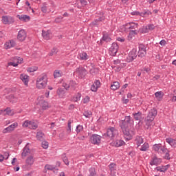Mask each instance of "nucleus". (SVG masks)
<instances>
[{"instance_id":"obj_1","label":"nucleus","mask_w":176,"mask_h":176,"mask_svg":"<svg viewBox=\"0 0 176 176\" xmlns=\"http://www.w3.org/2000/svg\"><path fill=\"white\" fill-rule=\"evenodd\" d=\"M130 116L125 118L124 120L122 121V123L120 124V128L124 134V138L126 141H130L133 138V131L131 130V125L130 124Z\"/></svg>"},{"instance_id":"obj_2","label":"nucleus","mask_w":176,"mask_h":176,"mask_svg":"<svg viewBox=\"0 0 176 176\" xmlns=\"http://www.w3.org/2000/svg\"><path fill=\"white\" fill-rule=\"evenodd\" d=\"M157 115V110L155 108L152 109L145 119V129L151 130L152 129V122L155 120V118Z\"/></svg>"},{"instance_id":"obj_3","label":"nucleus","mask_w":176,"mask_h":176,"mask_svg":"<svg viewBox=\"0 0 176 176\" xmlns=\"http://www.w3.org/2000/svg\"><path fill=\"white\" fill-rule=\"evenodd\" d=\"M76 74L79 78L83 79L86 75H87V70L85 69V67H79L76 68V71L74 72V74Z\"/></svg>"},{"instance_id":"obj_4","label":"nucleus","mask_w":176,"mask_h":176,"mask_svg":"<svg viewBox=\"0 0 176 176\" xmlns=\"http://www.w3.org/2000/svg\"><path fill=\"white\" fill-rule=\"evenodd\" d=\"M138 54H137V50L133 49L128 54V56L126 57V61L127 63H131L132 61H134L135 58H137V56Z\"/></svg>"},{"instance_id":"obj_5","label":"nucleus","mask_w":176,"mask_h":176,"mask_svg":"<svg viewBox=\"0 0 176 176\" xmlns=\"http://www.w3.org/2000/svg\"><path fill=\"white\" fill-rule=\"evenodd\" d=\"M118 134V130L115 128L112 127L111 129H107V133L104 134V137H108L109 138H113L116 135Z\"/></svg>"},{"instance_id":"obj_6","label":"nucleus","mask_w":176,"mask_h":176,"mask_svg":"<svg viewBox=\"0 0 176 176\" xmlns=\"http://www.w3.org/2000/svg\"><path fill=\"white\" fill-rule=\"evenodd\" d=\"M118 49H119V45H118L116 43H113L109 50V54H110V56H116V54L118 53Z\"/></svg>"},{"instance_id":"obj_7","label":"nucleus","mask_w":176,"mask_h":176,"mask_svg":"<svg viewBox=\"0 0 176 176\" xmlns=\"http://www.w3.org/2000/svg\"><path fill=\"white\" fill-rule=\"evenodd\" d=\"M146 55V47L144 44L139 45L138 57H145Z\"/></svg>"},{"instance_id":"obj_8","label":"nucleus","mask_w":176,"mask_h":176,"mask_svg":"<svg viewBox=\"0 0 176 176\" xmlns=\"http://www.w3.org/2000/svg\"><path fill=\"white\" fill-rule=\"evenodd\" d=\"M25 38H27V34L25 33V30H21L17 36V39L20 41V42H23L25 41Z\"/></svg>"},{"instance_id":"obj_9","label":"nucleus","mask_w":176,"mask_h":176,"mask_svg":"<svg viewBox=\"0 0 176 176\" xmlns=\"http://www.w3.org/2000/svg\"><path fill=\"white\" fill-rule=\"evenodd\" d=\"M132 16H141L142 17H144V16H149V14H152V12L151 11L147 10L144 12H140L138 11H133L131 13Z\"/></svg>"},{"instance_id":"obj_10","label":"nucleus","mask_w":176,"mask_h":176,"mask_svg":"<svg viewBox=\"0 0 176 176\" xmlns=\"http://www.w3.org/2000/svg\"><path fill=\"white\" fill-rule=\"evenodd\" d=\"M2 22L3 24H12V23H14V19L12 16H3Z\"/></svg>"},{"instance_id":"obj_11","label":"nucleus","mask_w":176,"mask_h":176,"mask_svg":"<svg viewBox=\"0 0 176 176\" xmlns=\"http://www.w3.org/2000/svg\"><path fill=\"white\" fill-rule=\"evenodd\" d=\"M91 144H94V145L100 144V142H101V136L98 135H93L91 137Z\"/></svg>"},{"instance_id":"obj_12","label":"nucleus","mask_w":176,"mask_h":176,"mask_svg":"<svg viewBox=\"0 0 176 176\" xmlns=\"http://www.w3.org/2000/svg\"><path fill=\"white\" fill-rule=\"evenodd\" d=\"M19 126V124L17 122H14V124H12L7 128L4 129L3 131V133H10V131H13L16 127Z\"/></svg>"},{"instance_id":"obj_13","label":"nucleus","mask_w":176,"mask_h":176,"mask_svg":"<svg viewBox=\"0 0 176 176\" xmlns=\"http://www.w3.org/2000/svg\"><path fill=\"white\" fill-rule=\"evenodd\" d=\"M162 162V159L160 158H157V157L156 155H155L152 160L150 162V165L151 166H157V164H160Z\"/></svg>"},{"instance_id":"obj_14","label":"nucleus","mask_w":176,"mask_h":176,"mask_svg":"<svg viewBox=\"0 0 176 176\" xmlns=\"http://www.w3.org/2000/svg\"><path fill=\"white\" fill-rule=\"evenodd\" d=\"M16 17L20 19L21 21H24V23H27V21H30L31 20V17L25 14L16 15Z\"/></svg>"},{"instance_id":"obj_15","label":"nucleus","mask_w":176,"mask_h":176,"mask_svg":"<svg viewBox=\"0 0 176 176\" xmlns=\"http://www.w3.org/2000/svg\"><path fill=\"white\" fill-rule=\"evenodd\" d=\"M133 118L135 120H139V124H141V119H142V113L141 111H138V113H133Z\"/></svg>"},{"instance_id":"obj_16","label":"nucleus","mask_w":176,"mask_h":176,"mask_svg":"<svg viewBox=\"0 0 176 176\" xmlns=\"http://www.w3.org/2000/svg\"><path fill=\"white\" fill-rule=\"evenodd\" d=\"M30 153H31V150H30V147H28V145H26L24 148H23V151L21 153V156L22 157H25L26 156H28V155H30Z\"/></svg>"},{"instance_id":"obj_17","label":"nucleus","mask_w":176,"mask_h":176,"mask_svg":"<svg viewBox=\"0 0 176 176\" xmlns=\"http://www.w3.org/2000/svg\"><path fill=\"white\" fill-rule=\"evenodd\" d=\"M38 105H40L43 109H47V108H49V103L43 100H40L38 101Z\"/></svg>"},{"instance_id":"obj_18","label":"nucleus","mask_w":176,"mask_h":176,"mask_svg":"<svg viewBox=\"0 0 176 176\" xmlns=\"http://www.w3.org/2000/svg\"><path fill=\"white\" fill-rule=\"evenodd\" d=\"M103 20H105V16L102 15L100 16L98 19H96L94 21L91 23L92 25H98L101 21H103Z\"/></svg>"},{"instance_id":"obj_19","label":"nucleus","mask_w":176,"mask_h":176,"mask_svg":"<svg viewBox=\"0 0 176 176\" xmlns=\"http://www.w3.org/2000/svg\"><path fill=\"white\" fill-rule=\"evenodd\" d=\"M20 79H21V80L23 82L24 85H25V86H27V85H28V76H27V74H22L20 75Z\"/></svg>"},{"instance_id":"obj_20","label":"nucleus","mask_w":176,"mask_h":176,"mask_svg":"<svg viewBox=\"0 0 176 176\" xmlns=\"http://www.w3.org/2000/svg\"><path fill=\"white\" fill-rule=\"evenodd\" d=\"M36 87L38 89H45V87H46V82L37 80L36 81Z\"/></svg>"},{"instance_id":"obj_21","label":"nucleus","mask_w":176,"mask_h":176,"mask_svg":"<svg viewBox=\"0 0 176 176\" xmlns=\"http://www.w3.org/2000/svg\"><path fill=\"white\" fill-rule=\"evenodd\" d=\"M25 162L28 166H32V164H34V162H35V160L34 159V156L30 155L28 157Z\"/></svg>"},{"instance_id":"obj_22","label":"nucleus","mask_w":176,"mask_h":176,"mask_svg":"<svg viewBox=\"0 0 176 176\" xmlns=\"http://www.w3.org/2000/svg\"><path fill=\"white\" fill-rule=\"evenodd\" d=\"M166 142L170 144V146H173V148L176 147V140L173 138H166Z\"/></svg>"},{"instance_id":"obj_23","label":"nucleus","mask_w":176,"mask_h":176,"mask_svg":"<svg viewBox=\"0 0 176 176\" xmlns=\"http://www.w3.org/2000/svg\"><path fill=\"white\" fill-rule=\"evenodd\" d=\"M42 36L46 41H49L50 39V32H49V30H47V31L43 30L42 31Z\"/></svg>"},{"instance_id":"obj_24","label":"nucleus","mask_w":176,"mask_h":176,"mask_svg":"<svg viewBox=\"0 0 176 176\" xmlns=\"http://www.w3.org/2000/svg\"><path fill=\"white\" fill-rule=\"evenodd\" d=\"M36 138L38 141H43L45 140V133L42 131L37 132Z\"/></svg>"},{"instance_id":"obj_25","label":"nucleus","mask_w":176,"mask_h":176,"mask_svg":"<svg viewBox=\"0 0 176 176\" xmlns=\"http://www.w3.org/2000/svg\"><path fill=\"white\" fill-rule=\"evenodd\" d=\"M126 143L124 142V141L122 140H117L116 142H114L113 144L115 145V146H116L117 148H119V146H122L123 145H124Z\"/></svg>"},{"instance_id":"obj_26","label":"nucleus","mask_w":176,"mask_h":176,"mask_svg":"<svg viewBox=\"0 0 176 176\" xmlns=\"http://www.w3.org/2000/svg\"><path fill=\"white\" fill-rule=\"evenodd\" d=\"M56 93L59 97H63L64 94H65V89L58 88L56 91Z\"/></svg>"},{"instance_id":"obj_27","label":"nucleus","mask_w":176,"mask_h":176,"mask_svg":"<svg viewBox=\"0 0 176 176\" xmlns=\"http://www.w3.org/2000/svg\"><path fill=\"white\" fill-rule=\"evenodd\" d=\"M120 87V84H119V82H114L113 85L111 86V90H118Z\"/></svg>"},{"instance_id":"obj_28","label":"nucleus","mask_w":176,"mask_h":176,"mask_svg":"<svg viewBox=\"0 0 176 176\" xmlns=\"http://www.w3.org/2000/svg\"><path fill=\"white\" fill-rule=\"evenodd\" d=\"M155 96L156 98H157V100H159V101H160V100H162V98H163V96H164V94H163V92H162V91H157L155 93Z\"/></svg>"},{"instance_id":"obj_29","label":"nucleus","mask_w":176,"mask_h":176,"mask_svg":"<svg viewBox=\"0 0 176 176\" xmlns=\"http://www.w3.org/2000/svg\"><path fill=\"white\" fill-rule=\"evenodd\" d=\"M29 129L36 130V129H38V124H36L34 121H30V124H29Z\"/></svg>"},{"instance_id":"obj_30","label":"nucleus","mask_w":176,"mask_h":176,"mask_svg":"<svg viewBox=\"0 0 176 176\" xmlns=\"http://www.w3.org/2000/svg\"><path fill=\"white\" fill-rule=\"evenodd\" d=\"M129 30H137L138 29V23H135L134 22L129 23Z\"/></svg>"},{"instance_id":"obj_31","label":"nucleus","mask_w":176,"mask_h":176,"mask_svg":"<svg viewBox=\"0 0 176 176\" xmlns=\"http://www.w3.org/2000/svg\"><path fill=\"white\" fill-rule=\"evenodd\" d=\"M14 63H16V64H23V61H24V59L19 56H15L14 57Z\"/></svg>"},{"instance_id":"obj_32","label":"nucleus","mask_w":176,"mask_h":176,"mask_svg":"<svg viewBox=\"0 0 176 176\" xmlns=\"http://www.w3.org/2000/svg\"><path fill=\"white\" fill-rule=\"evenodd\" d=\"M89 171V174L88 176H98L97 172L96 171V168H90Z\"/></svg>"},{"instance_id":"obj_33","label":"nucleus","mask_w":176,"mask_h":176,"mask_svg":"<svg viewBox=\"0 0 176 176\" xmlns=\"http://www.w3.org/2000/svg\"><path fill=\"white\" fill-rule=\"evenodd\" d=\"M161 148H162L161 144H155L153 146V148L154 149V151H155V152H159Z\"/></svg>"},{"instance_id":"obj_34","label":"nucleus","mask_w":176,"mask_h":176,"mask_svg":"<svg viewBox=\"0 0 176 176\" xmlns=\"http://www.w3.org/2000/svg\"><path fill=\"white\" fill-rule=\"evenodd\" d=\"M8 98L10 101V102L14 103V102H17V98H14V95L11 94L8 96Z\"/></svg>"},{"instance_id":"obj_35","label":"nucleus","mask_w":176,"mask_h":176,"mask_svg":"<svg viewBox=\"0 0 176 176\" xmlns=\"http://www.w3.org/2000/svg\"><path fill=\"white\" fill-rule=\"evenodd\" d=\"M79 57L81 60H87L89 58L87 57V54L85 52L80 53L79 54Z\"/></svg>"},{"instance_id":"obj_36","label":"nucleus","mask_w":176,"mask_h":176,"mask_svg":"<svg viewBox=\"0 0 176 176\" xmlns=\"http://www.w3.org/2000/svg\"><path fill=\"white\" fill-rule=\"evenodd\" d=\"M58 52V50H57V48L54 47L50 52L49 56H54L57 54Z\"/></svg>"},{"instance_id":"obj_37","label":"nucleus","mask_w":176,"mask_h":176,"mask_svg":"<svg viewBox=\"0 0 176 176\" xmlns=\"http://www.w3.org/2000/svg\"><path fill=\"white\" fill-rule=\"evenodd\" d=\"M84 116H85V118H90V116H91V115H93V113L91 112V111H85L83 113Z\"/></svg>"},{"instance_id":"obj_38","label":"nucleus","mask_w":176,"mask_h":176,"mask_svg":"<svg viewBox=\"0 0 176 176\" xmlns=\"http://www.w3.org/2000/svg\"><path fill=\"white\" fill-rule=\"evenodd\" d=\"M63 161L64 162L65 164L68 166L69 164V160H68V157L65 155V154L63 155Z\"/></svg>"},{"instance_id":"obj_39","label":"nucleus","mask_w":176,"mask_h":176,"mask_svg":"<svg viewBox=\"0 0 176 176\" xmlns=\"http://www.w3.org/2000/svg\"><path fill=\"white\" fill-rule=\"evenodd\" d=\"M148 148H149V144L148 143H144L142 148H140V151L145 152V151H146V149H148Z\"/></svg>"},{"instance_id":"obj_40","label":"nucleus","mask_w":176,"mask_h":176,"mask_svg":"<svg viewBox=\"0 0 176 176\" xmlns=\"http://www.w3.org/2000/svg\"><path fill=\"white\" fill-rule=\"evenodd\" d=\"M35 71H38V67H32L28 68V72H35Z\"/></svg>"},{"instance_id":"obj_41","label":"nucleus","mask_w":176,"mask_h":176,"mask_svg":"<svg viewBox=\"0 0 176 176\" xmlns=\"http://www.w3.org/2000/svg\"><path fill=\"white\" fill-rule=\"evenodd\" d=\"M42 147L44 149H47V148H49V142H46V141H43L41 143Z\"/></svg>"},{"instance_id":"obj_42","label":"nucleus","mask_w":176,"mask_h":176,"mask_svg":"<svg viewBox=\"0 0 176 176\" xmlns=\"http://www.w3.org/2000/svg\"><path fill=\"white\" fill-rule=\"evenodd\" d=\"M111 37L108 36V35H104L102 41H104V42H111Z\"/></svg>"},{"instance_id":"obj_43","label":"nucleus","mask_w":176,"mask_h":176,"mask_svg":"<svg viewBox=\"0 0 176 176\" xmlns=\"http://www.w3.org/2000/svg\"><path fill=\"white\" fill-rule=\"evenodd\" d=\"M4 112L6 115H8L9 116H12V110L10 109V108L8 107L7 109H6L4 110Z\"/></svg>"},{"instance_id":"obj_44","label":"nucleus","mask_w":176,"mask_h":176,"mask_svg":"<svg viewBox=\"0 0 176 176\" xmlns=\"http://www.w3.org/2000/svg\"><path fill=\"white\" fill-rule=\"evenodd\" d=\"M45 170H50L51 171H53V170H54L56 168V167L52 166V165H49V164H46L45 166Z\"/></svg>"},{"instance_id":"obj_45","label":"nucleus","mask_w":176,"mask_h":176,"mask_svg":"<svg viewBox=\"0 0 176 176\" xmlns=\"http://www.w3.org/2000/svg\"><path fill=\"white\" fill-rule=\"evenodd\" d=\"M76 82L74 80H70L69 86V87H73L74 90H75V86L76 85Z\"/></svg>"},{"instance_id":"obj_46","label":"nucleus","mask_w":176,"mask_h":176,"mask_svg":"<svg viewBox=\"0 0 176 176\" xmlns=\"http://www.w3.org/2000/svg\"><path fill=\"white\" fill-rule=\"evenodd\" d=\"M80 97H82V94L80 93H78L74 98V101H79V100H80Z\"/></svg>"},{"instance_id":"obj_47","label":"nucleus","mask_w":176,"mask_h":176,"mask_svg":"<svg viewBox=\"0 0 176 176\" xmlns=\"http://www.w3.org/2000/svg\"><path fill=\"white\" fill-rule=\"evenodd\" d=\"M109 167L110 171L116 170V164L112 163L109 166Z\"/></svg>"},{"instance_id":"obj_48","label":"nucleus","mask_w":176,"mask_h":176,"mask_svg":"<svg viewBox=\"0 0 176 176\" xmlns=\"http://www.w3.org/2000/svg\"><path fill=\"white\" fill-rule=\"evenodd\" d=\"M141 144H144V139H142V138H139L138 140L137 141L138 146H140Z\"/></svg>"},{"instance_id":"obj_49","label":"nucleus","mask_w":176,"mask_h":176,"mask_svg":"<svg viewBox=\"0 0 176 176\" xmlns=\"http://www.w3.org/2000/svg\"><path fill=\"white\" fill-rule=\"evenodd\" d=\"M31 123V121H28V120H26L24 122V123L23 124V127H28L30 129V124Z\"/></svg>"},{"instance_id":"obj_50","label":"nucleus","mask_w":176,"mask_h":176,"mask_svg":"<svg viewBox=\"0 0 176 176\" xmlns=\"http://www.w3.org/2000/svg\"><path fill=\"white\" fill-rule=\"evenodd\" d=\"M41 12H43V13H46L47 12V7L46 6V4H43L41 7Z\"/></svg>"},{"instance_id":"obj_51","label":"nucleus","mask_w":176,"mask_h":176,"mask_svg":"<svg viewBox=\"0 0 176 176\" xmlns=\"http://www.w3.org/2000/svg\"><path fill=\"white\" fill-rule=\"evenodd\" d=\"M54 78H60V76H61V74H60V72L56 70L54 72Z\"/></svg>"},{"instance_id":"obj_52","label":"nucleus","mask_w":176,"mask_h":176,"mask_svg":"<svg viewBox=\"0 0 176 176\" xmlns=\"http://www.w3.org/2000/svg\"><path fill=\"white\" fill-rule=\"evenodd\" d=\"M142 34H146V32H149V30L148 29V26L143 28L141 30Z\"/></svg>"},{"instance_id":"obj_53","label":"nucleus","mask_w":176,"mask_h":176,"mask_svg":"<svg viewBox=\"0 0 176 176\" xmlns=\"http://www.w3.org/2000/svg\"><path fill=\"white\" fill-rule=\"evenodd\" d=\"M83 130V126L82 125H78L76 126V133H80Z\"/></svg>"},{"instance_id":"obj_54","label":"nucleus","mask_w":176,"mask_h":176,"mask_svg":"<svg viewBox=\"0 0 176 176\" xmlns=\"http://www.w3.org/2000/svg\"><path fill=\"white\" fill-rule=\"evenodd\" d=\"M10 47H13V44H10V43H6L5 44V49H10Z\"/></svg>"},{"instance_id":"obj_55","label":"nucleus","mask_w":176,"mask_h":176,"mask_svg":"<svg viewBox=\"0 0 176 176\" xmlns=\"http://www.w3.org/2000/svg\"><path fill=\"white\" fill-rule=\"evenodd\" d=\"M147 28L148 31H152L153 30H155V25L153 24L148 25Z\"/></svg>"},{"instance_id":"obj_56","label":"nucleus","mask_w":176,"mask_h":176,"mask_svg":"<svg viewBox=\"0 0 176 176\" xmlns=\"http://www.w3.org/2000/svg\"><path fill=\"white\" fill-rule=\"evenodd\" d=\"M98 89V88L94 84H93V85H91V91L96 92V91H97Z\"/></svg>"},{"instance_id":"obj_57","label":"nucleus","mask_w":176,"mask_h":176,"mask_svg":"<svg viewBox=\"0 0 176 176\" xmlns=\"http://www.w3.org/2000/svg\"><path fill=\"white\" fill-rule=\"evenodd\" d=\"M82 6H86L87 5V0H79Z\"/></svg>"},{"instance_id":"obj_58","label":"nucleus","mask_w":176,"mask_h":176,"mask_svg":"<svg viewBox=\"0 0 176 176\" xmlns=\"http://www.w3.org/2000/svg\"><path fill=\"white\" fill-rule=\"evenodd\" d=\"M94 85H96V87L98 89V87H100V85H101V82H100V80H96Z\"/></svg>"},{"instance_id":"obj_59","label":"nucleus","mask_w":176,"mask_h":176,"mask_svg":"<svg viewBox=\"0 0 176 176\" xmlns=\"http://www.w3.org/2000/svg\"><path fill=\"white\" fill-rule=\"evenodd\" d=\"M111 176L118 175V173L116 172V169H113V170H111Z\"/></svg>"},{"instance_id":"obj_60","label":"nucleus","mask_w":176,"mask_h":176,"mask_svg":"<svg viewBox=\"0 0 176 176\" xmlns=\"http://www.w3.org/2000/svg\"><path fill=\"white\" fill-rule=\"evenodd\" d=\"M8 65H12V67H17V65H19V64H17V63H14V62H9Z\"/></svg>"},{"instance_id":"obj_61","label":"nucleus","mask_w":176,"mask_h":176,"mask_svg":"<svg viewBox=\"0 0 176 176\" xmlns=\"http://www.w3.org/2000/svg\"><path fill=\"white\" fill-rule=\"evenodd\" d=\"M61 20H63V17L62 16H58L55 19V23H60Z\"/></svg>"},{"instance_id":"obj_62","label":"nucleus","mask_w":176,"mask_h":176,"mask_svg":"<svg viewBox=\"0 0 176 176\" xmlns=\"http://www.w3.org/2000/svg\"><path fill=\"white\" fill-rule=\"evenodd\" d=\"M157 171H160V173H166V171H167V168H161L157 169Z\"/></svg>"},{"instance_id":"obj_63","label":"nucleus","mask_w":176,"mask_h":176,"mask_svg":"<svg viewBox=\"0 0 176 176\" xmlns=\"http://www.w3.org/2000/svg\"><path fill=\"white\" fill-rule=\"evenodd\" d=\"M164 159H166V160H170V153H168V152L166 153Z\"/></svg>"},{"instance_id":"obj_64","label":"nucleus","mask_w":176,"mask_h":176,"mask_svg":"<svg viewBox=\"0 0 176 176\" xmlns=\"http://www.w3.org/2000/svg\"><path fill=\"white\" fill-rule=\"evenodd\" d=\"M45 79H46V76H43L37 78V80H41V82H44L43 80H45Z\"/></svg>"}]
</instances>
